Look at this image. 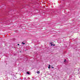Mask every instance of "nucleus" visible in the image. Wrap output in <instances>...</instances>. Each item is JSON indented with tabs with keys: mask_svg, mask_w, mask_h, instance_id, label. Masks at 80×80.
<instances>
[{
	"mask_svg": "<svg viewBox=\"0 0 80 80\" xmlns=\"http://www.w3.org/2000/svg\"><path fill=\"white\" fill-rule=\"evenodd\" d=\"M50 45H51V46H52L53 45V44H52V42H50Z\"/></svg>",
	"mask_w": 80,
	"mask_h": 80,
	"instance_id": "7ed1b4c3",
	"label": "nucleus"
},
{
	"mask_svg": "<svg viewBox=\"0 0 80 80\" xmlns=\"http://www.w3.org/2000/svg\"><path fill=\"white\" fill-rule=\"evenodd\" d=\"M37 73H40V71H38L37 72Z\"/></svg>",
	"mask_w": 80,
	"mask_h": 80,
	"instance_id": "39448f33",
	"label": "nucleus"
},
{
	"mask_svg": "<svg viewBox=\"0 0 80 80\" xmlns=\"http://www.w3.org/2000/svg\"><path fill=\"white\" fill-rule=\"evenodd\" d=\"M22 43L23 45H24V44H25V43H24L23 42H22Z\"/></svg>",
	"mask_w": 80,
	"mask_h": 80,
	"instance_id": "20e7f679",
	"label": "nucleus"
},
{
	"mask_svg": "<svg viewBox=\"0 0 80 80\" xmlns=\"http://www.w3.org/2000/svg\"><path fill=\"white\" fill-rule=\"evenodd\" d=\"M53 45V46H55V44H53V45Z\"/></svg>",
	"mask_w": 80,
	"mask_h": 80,
	"instance_id": "1a4fd4ad",
	"label": "nucleus"
},
{
	"mask_svg": "<svg viewBox=\"0 0 80 80\" xmlns=\"http://www.w3.org/2000/svg\"><path fill=\"white\" fill-rule=\"evenodd\" d=\"M26 73L28 74V75H30V73L28 72H26Z\"/></svg>",
	"mask_w": 80,
	"mask_h": 80,
	"instance_id": "f257e3e1",
	"label": "nucleus"
},
{
	"mask_svg": "<svg viewBox=\"0 0 80 80\" xmlns=\"http://www.w3.org/2000/svg\"><path fill=\"white\" fill-rule=\"evenodd\" d=\"M18 46H19V45H20V44H18Z\"/></svg>",
	"mask_w": 80,
	"mask_h": 80,
	"instance_id": "6e6552de",
	"label": "nucleus"
},
{
	"mask_svg": "<svg viewBox=\"0 0 80 80\" xmlns=\"http://www.w3.org/2000/svg\"><path fill=\"white\" fill-rule=\"evenodd\" d=\"M25 78V79H26V78Z\"/></svg>",
	"mask_w": 80,
	"mask_h": 80,
	"instance_id": "9d476101",
	"label": "nucleus"
},
{
	"mask_svg": "<svg viewBox=\"0 0 80 80\" xmlns=\"http://www.w3.org/2000/svg\"><path fill=\"white\" fill-rule=\"evenodd\" d=\"M51 68H54V67H51Z\"/></svg>",
	"mask_w": 80,
	"mask_h": 80,
	"instance_id": "0eeeda50",
	"label": "nucleus"
},
{
	"mask_svg": "<svg viewBox=\"0 0 80 80\" xmlns=\"http://www.w3.org/2000/svg\"><path fill=\"white\" fill-rule=\"evenodd\" d=\"M51 67V65H49L48 67V68H50Z\"/></svg>",
	"mask_w": 80,
	"mask_h": 80,
	"instance_id": "f03ea898",
	"label": "nucleus"
},
{
	"mask_svg": "<svg viewBox=\"0 0 80 80\" xmlns=\"http://www.w3.org/2000/svg\"><path fill=\"white\" fill-rule=\"evenodd\" d=\"M1 47H0V48Z\"/></svg>",
	"mask_w": 80,
	"mask_h": 80,
	"instance_id": "9b49d317",
	"label": "nucleus"
},
{
	"mask_svg": "<svg viewBox=\"0 0 80 80\" xmlns=\"http://www.w3.org/2000/svg\"><path fill=\"white\" fill-rule=\"evenodd\" d=\"M64 62L65 63L66 62V59H64Z\"/></svg>",
	"mask_w": 80,
	"mask_h": 80,
	"instance_id": "423d86ee",
	"label": "nucleus"
}]
</instances>
